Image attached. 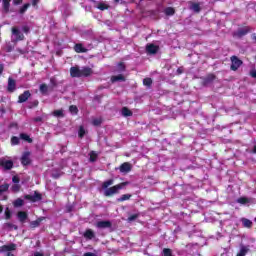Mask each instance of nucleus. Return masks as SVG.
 <instances>
[{
    "label": "nucleus",
    "mask_w": 256,
    "mask_h": 256,
    "mask_svg": "<svg viewBox=\"0 0 256 256\" xmlns=\"http://www.w3.org/2000/svg\"><path fill=\"white\" fill-rule=\"evenodd\" d=\"M24 201L21 198L16 199L13 202L14 207H23Z\"/></svg>",
    "instance_id": "23"
},
{
    "label": "nucleus",
    "mask_w": 256,
    "mask_h": 256,
    "mask_svg": "<svg viewBox=\"0 0 256 256\" xmlns=\"http://www.w3.org/2000/svg\"><path fill=\"white\" fill-rule=\"evenodd\" d=\"M25 199L31 201L32 203H35L37 201H41V194L35 192L34 195H25Z\"/></svg>",
    "instance_id": "6"
},
{
    "label": "nucleus",
    "mask_w": 256,
    "mask_h": 256,
    "mask_svg": "<svg viewBox=\"0 0 256 256\" xmlns=\"http://www.w3.org/2000/svg\"><path fill=\"white\" fill-rule=\"evenodd\" d=\"M30 5H31V4H29V3L24 4V5L20 8L19 13H20L21 15H23V13H25V12L27 11V9H29Z\"/></svg>",
    "instance_id": "25"
},
{
    "label": "nucleus",
    "mask_w": 256,
    "mask_h": 256,
    "mask_svg": "<svg viewBox=\"0 0 256 256\" xmlns=\"http://www.w3.org/2000/svg\"><path fill=\"white\" fill-rule=\"evenodd\" d=\"M3 73V65L0 64V75Z\"/></svg>",
    "instance_id": "52"
},
{
    "label": "nucleus",
    "mask_w": 256,
    "mask_h": 256,
    "mask_svg": "<svg viewBox=\"0 0 256 256\" xmlns=\"http://www.w3.org/2000/svg\"><path fill=\"white\" fill-rule=\"evenodd\" d=\"M112 83H115L117 81H125V77L123 75L113 76L111 78Z\"/></svg>",
    "instance_id": "21"
},
{
    "label": "nucleus",
    "mask_w": 256,
    "mask_h": 256,
    "mask_svg": "<svg viewBox=\"0 0 256 256\" xmlns=\"http://www.w3.org/2000/svg\"><path fill=\"white\" fill-rule=\"evenodd\" d=\"M191 9L192 11H195V13H199V11H201V7L197 3L192 4Z\"/></svg>",
    "instance_id": "26"
},
{
    "label": "nucleus",
    "mask_w": 256,
    "mask_h": 256,
    "mask_svg": "<svg viewBox=\"0 0 256 256\" xmlns=\"http://www.w3.org/2000/svg\"><path fill=\"white\" fill-rule=\"evenodd\" d=\"M8 91H10V93H13V91H15V80L11 78L8 79Z\"/></svg>",
    "instance_id": "15"
},
{
    "label": "nucleus",
    "mask_w": 256,
    "mask_h": 256,
    "mask_svg": "<svg viewBox=\"0 0 256 256\" xmlns=\"http://www.w3.org/2000/svg\"><path fill=\"white\" fill-rule=\"evenodd\" d=\"M7 189H9V185L7 184H3L0 186V193H5V191H7Z\"/></svg>",
    "instance_id": "40"
},
{
    "label": "nucleus",
    "mask_w": 256,
    "mask_h": 256,
    "mask_svg": "<svg viewBox=\"0 0 256 256\" xmlns=\"http://www.w3.org/2000/svg\"><path fill=\"white\" fill-rule=\"evenodd\" d=\"M31 153L24 152L21 158L22 165H29L31 163V159L29 158Z\"/></svg>",
    "instance_id": "9"
},
{
    "label": "nucleus",
    "mask_w": 256,
    "mask_h": 256,
    "mask_svg": "<svg viewBox=\"0 0 256 256\" xmlns=\"http://www.w3.org/2000/svg\"><path fill=\"white\" fill-rule=\"evenodd\" d=\"M102 119L101 118H95L93 121H92V123H93V125H95V126H99L101 123H102Z\"/></svg>",
    "instance_id": "39"
},
{
    "label": "nucleus",
    "mask_w": 256,
    "mask_h": 256,
    "mask_svg": "<svg viewBox=\"0 0 256 256\" xmlns=\"http://www.w3.org/2000/svg\"><path fill=\"white\" fill-rule=\"evenodd\" d=\"M53 115L54 117H63V110H55Z\"/></svg>",
    "instance_id": "37"
},
{
    "label": "nucleus",
    "mask_w": 256,
    "mask_h": 256,
    "mask_svg": "<svg viewBox=\"0 0 256 256\" xmlns=\"http://www.w3.org/2000/svg\"><path fill=\"white\" fill-rule=\"evenodd\" d=\"M53 177H55V179H57V177H59V175H55V174H53Z\"/></svg>",
    "instance_id": "55"
},
{
    "label": "nucleus",
    "mask_w": 256,
    "mask_h": 256,
    "mask_svg": "<svg viewBox=\"0 0 256 256\" xmlns=\"http://www.w3.org/2000/svg\"><path fill=\"white\" fill-rule=\"evenodd\" d=\"M209 79H210V81H213V79H215V76L210 75V76H209Z\"/></svg>",
    "instance_id": "53"
},
{
    "label": "nucleus",
    "mask_w": 256,
    "mask_h": 256,
    "mask_svg": "<svg viewBox=\"0 0 256 256\" xmlns=\"http://www.w3.org/2000/svg\"><path fill=\"white\" fill-rule=\"evenodd\" d=\"M71 77H81V69L79 67H72L70 69Z\"/></svg>",
    "instance_id": "11"
},
{
    "label": "nucleus",
    "mask_w": 256,
    "mask_h": 256,
    "mask_svg": "<svg viewBox=\"0 0 256 256\" xmlns=\"http://www.w3.org/2000/svg\"><path fill=\"white\" fill-rule=\"evenodd\" d=\"M21 139H23L24 141H27L28 143H31L33 140L29 137V135L27 134H21L20 135Z\"/></svg>",
    "instance_id": "29"
},
{
    "label": "nucleus",
    "mask_w": 256,
    "mask_h": 256,
    "mask_svg": "<svg viewBox=\"0 0 256 256\" xmlns=\"http://www.w3.org/2000/svg\"><path fill=\"white\" fill-rule=\"evenodd\" d=\"M0 213H3V206H0Z\"/></svg>",
    "instance_id": "54"
},
{
    "label": "nucleus",
    "mask_w": 256,
    "mask_h": 256,
    "mask_svg": "<svg viewBox=\"0 0 256 256\" xmlns=\"http://www.w3.org/2000/svg\"><path fill=\"white\" fill-rule=\"evenodd\" d=\"M17 217L20 223H25L27 221V212L19 211Z\"/></svg>",
    "instance_id": "14"
},
{
    "label": "nucleus",
    "mask_w": 256,
    "mask_h": 256,
    "mask_svg": "<svg viewBox=\"0 0 256 256\" xmlns=\"http://www.w3.org/2000/svg\"><path fill=\"white\" fill-rule=\"evenodd\" d=\"M47 90H48V88H47V85L46 84H41L40 85V91H41V93H47Z\"/></svg>",
    "instance_id": "41"
},
{
    "label": "nucleus",
    "mask_w": 256,
    "mask_h": 256,
    "mask_svg": "<svg viewBox=\"0 0 256 256\" xmlns=\"http://www.w3.org/2000/svg\"><path fill=\"white\" fill-rule=\"evenodd\" d=\"M255 222H256V217H255Z\"/></svg>",
    "instance_id": "58"
},
{
    "label": "nucleus",
    "mask_w": 256,
    "mask_h": 256,
    "mask_svg": "<svg viewBox=\"0 0 256 256\" xmlns=\"http://www.w3.org/2000/svg\"><path fill=\"white\" fill-rule=\"evenodd\" d=\"M34 256H43V254H41L40 252H35Z\"/></svg>",
    "instance_id": "51"
},
{
    "label": "nucleus",
    "mask_w": 256,
    "mask_h": 256,
    "mask_svg": "<svg viewBox=\"0 0 256 256\" xmlns=\"http://www.w3.org/2000/svg\"><path fill=\"white\" fill-rule=\"evenodd\" d=\"M254 153H256V146H254V150H253Z\"/></svg>",
    "instance_id": "57"
},
{
    "label": "nucleus",
    "mask_w": 256,
    "mask_h": 256,
    "mask_svg": "<svg viewBox=\"0 0 256 256\" xmlns=\"http://www.w3.org/2000/svg\"><path fill=\"white\" fill-rule=\"evenodd\" d=\"M120 173H129L131 171L132 166L129 162H125L120 166Z\"/></svg>",
    "instance_id": "8"
},
{
    "label": "nucleus",
    "mask_w": 256,
    "mask_h": 256,
    "mask_svg": "<svg viewBox=\"0 0 256 256\" xmlns=\"http://www.w3.org/2000/svg\"><path fill=\"white\" fill-rule=\"evenodd\" d=\"M12 189H13V191H19V185H14L13 187H12Z\"/></svg>",
    "instance_id": "48"
},
{
    "label": "nucleus",
    "mask_w": 256,
    "mask_h": 256,
    "mask_svg": "<svg viewBox=\"0 0 256 256\" xmlns=\"http://www.w3.org/2000/svg\"><path fill=\"white\" fill-rule=\"evenodd\" d=\"M89 75H93V70L89 67H84L81 69V77H89Z\"/></svg>",
    "instance_id": "12"
},
{
    "label": "nucleus",
    "mask_w": 256,
    "mask_h": 256,
    "mask_svg": "<svg viewBox=\"0 0 256 256\" xmlns=\"http://www.w3.org/2000/svg\"><path fill=\"white\" fill-rule=\"evenodd\" d=\"M69 111L70 113H72V115H77V111H78L77 106H73V105L70 106Z\"/></svg>",
    "instance_id": "36"
},
{
    "label": "nucleus",
    "mask_w": 256,
    "mask_h": 256,
    "mask_svg": "<svg viewBox=\"0 0 256 256\" xmlns=\"http://www.w3.org/2000/svg\"><path fill=\"white\" fill-rule=\"evenodd\" d=\"M40 0H32V5L35 7Z\"/></svg>",
    "instance_id": "50"
},
{
    "label": "nucleus",
    "mask_w": 256,
    "mask_h": 256,
    "mask_svg": "<svg viewBox=\"0 0 256 256\" xmlns=\"http://www.w3.org/2000/svg\"><path fill=\"white\" fill-rule=\"evenodd\" d=\"M242 223L244 225V227H251V225H253V222H251V220L249 219H242Z\"/></svg>",
    "instance_id": "28"
},
{
    "label": "nucleus",
    "mask_w": 256,
    "mask_h": 256,
    "mask_svg": "<svg viewBox=\"0 0 256 256\" xmlns=\"http://www.w3.org/2000/svg\"><path fill=\"white\" fill-rule=\"evenodd\" d=\"M23 0H13L14 5H19Z\"/></svg>",
    "instance_id": "47"
},
{
    "label": "nucleus",
    "mask_w": 256,
    "mask_h": 256,
    "mask_svg": "<svg viewBox=\"0 0 256 256\" xmlns=\"http://www.w3.org/2000/svg\"><path fill=\"white\" fill-rule=\"evenodd\" d=\"M247 255V249L245 247H242L240 249V252L237 254V256H245Z\"/></svg>",
    "instance_id": "38"
},
{
    "label": "nucleus",
    "mask_w": 256,
    "mask_h": 256,
    "mask_svg": "<svg viewBox=\"0 0 256 256\" xmlns=\"http://www.w3.org/2000/svg\"><path fill=\"white\" fill-rule=\"evenodd\" d=\"M253 39H255V41H256V34H253Z\"/></svg>",
    "instance_id": "56"
},
{
    "label": "nucleus",
    "mask_w": 256,
    "mask_h": 256,
    "mask_svg": "<svg viewBox=\"0 0 256 256\" xmlns=\"http://www.w3.org/2000/svg\"><path fill=\"white\" fill-rule=\"evenodd\" d=\"M83 256H95V253L87 252Z\"/></svg>",
    "instance_id": "49"
},
{
    "label": "nucleus",
    "mask_w": 256,
    "mask_h": 256,
    "mask_svg": "<svg viewBox=\"0 0 256 256\" xmlns=\"http://www.w3.org/2000/svg\"><path fill=\"white\" fill-rule=\"evenodd\" d=\"M238 203H241V205H247V203H249V199L248 198H239Z\"/></svg>",
    "instance_id": "34"
},
{
    "label": "nucleus",
    "mask_w": 256,
    "mask_h": 256,
    "mask_svg": "<svg viewBox=\"0 0 256 256\" xmlns=\"http://www.w3.org/2000/svg\"><path fill=\"white\" fill-rule=\"evenodd\" d=\"M22 30H23L24 33H29V27H27V26H24L22 28Z\"/></svg>",
    "instance_id": "46"
},
{
    "label": "nucleus",
    "mask_w": 256,
    "mask_h": 256,
    "mask_svg": "<svg viewBox=\"0 0 256 256\" xmlns=\"http://www.w3.org/2000/svg\"><path fill=\"white\" fill-rule=\"evenodd\" d=\"M23 39H25V36L23 35V33H21L19 28L13 27L12 28V41H14V42L23 41Z\"/></svg>",
    "instance_id": "3"
},
{
    "label": "nucleus",
    "mask_w": 256,
    "mask_h": 256,
    "mask_svg": "<svg viewBox=\"0 0 256 256\" xmlns=\"http://www.w3.org/2000/svg\"><path fill=\"white\" fill-rule=\"evenodd\" d=\"M138 217H139V215H137V214L131 215V216L128 218V221H129V222L135 221V219H137Z\"/></svg>",
    "instance_id": "42"
},
{
    "label": "nucleus",
    "mask_w": 256,
    "mask_h": 256,
    "mask_svg": "<svg viewBox=\"0 0 256 256\" xmlns=\"http://www.w3.org/2000/svg\"><path fill=\"white\" fill-rule=\"evenodd\" d=\"M165 15H174L175 14V9L168 7L164 10Z\"/></svg>",
    "instance_id": "27"
},
{
    "label": "nucleus",
    "mask_w": 256,
    "mask_h": 256,
    "mask_svg": "<svg viewBox=\"0 0 256 256\" xmlns=\"http://www.w3.org/2000/svg\"><path fill=\"white\" fill-rule=\"evenodd\" d=\"M96 227L98 229H109V227H111V222L110 221H99L96 223Z\"/></svg>",
    "instance_id": "7"
},
{
    "label": "nucleus",
    "mask_w": 256,
    "mask_h": 256,
    "mask_svg": "<svg viewBox=\"0 0 256 256\" xmlns=\"http://www.w3.org/2000/svg\"><path fill=\"white\" fill-rule=\"evenodd\" d=\"M125 65L123 63L118 64V71H124Z\"/></svg>",
    "instance_id": "43"
},
{
    "label": "nucleus",
    "mask_w": 256,
    "mask_h": 256,
    "mask_svg": "<svg viewBox=\"0 0 256 256\" xmlns=\"http://www.w3.org/2000/svg\"><path fill=\"white\" fill-rule=\"evenodd\" d=\"M143 83L146 87H149L151 85V83H153V80H151V78H145L143 80Z\"/></svg>",
    "instance_id": "35"
},
{
    "label": "nucleus",
    "mask_w": 256,
    "mask_h": 256,
    "mask_svg": "<svg viewBox=\"0 0 256 256\" xmlns=\"http://www.w3.org/2000/svg\"><path fill=\"white\" fill-rule=\"evenodd\" d=\"M12 181H13V183H19V177H17V176H14L13 178H12Z\"/></svg>",
    "instance_id": "45"
},
{
    "label": "nucleus",
    "mask_w": 256,
    "mask_h": 256,
    "mask_svg": "<svg viewBox=\"0 0 256 256\" xmlns=\"http://www.w3.org/2000/svg\"><path fill=\"white\" fill-rule=\"evenodd\" d=\"M113 183H114L113 179L103 182L102 188L105 189L104 195L106 197H111L113 195H117V193H119V191H121V189H123V187H125V183H120L118 185L111 187V185H113ZM108 187H110V188H108Z\"/></svg>",
    "instance_id": "1"
},
{
    "label": "nucleus",
    "mask_w": 256,
    "mask_h": 256,
    "mask_svg": "<svg viewBox=\"0 0 256 256\" xmlns=\"http://www.w3.org/2000/svg\"><path fill=\"white\" fill-rule=\"evenodd\" d=\"M89 155H90V161L92 162L97 161V154L95 151L90 152Z\"/></svg>",
    "instance_id": "31"
},
{
    "label": "nucleus",
    "mask_w": 256,
    "mask_h": 256,
    "mask_svg": "<svg viewBox=\"0 0 256 256\" xmlns=\"http://www.w3.org/2000/svg\"><path fill=\"white\" fill-rule=\"evenodd\" d=\"M231 62H232V65H231L232 71H237L243 63L239 58H237V56H232Z\"/></svg>",
    "instance_id": "4"
},
{
    "label": "nucleus",
    "mask_w": 256,
    "mask_h": 256,
    "mask_svg": "<svg viewBox=\"0 0 256 256\" xmlns=\"http://www.w3.org/2000/svg\"><path fill=\"white\" fill-rule=\"evenodd\" d=\"M43 221V218H39V219H37V220H35V221H32L31 223H30V226L31 227H39V225H40V223Z\"/></svg>",
    "instance_id": "24"
},
{
    "label": "nucleus",
    "mask_w": 256,
    "mask_h": 256,
    "mask_svg": "<svg viewBox=\"0 0 256 256\" xmlns=\"http://www.w3.org/2000/svg\"><path fill=\"white\" fill-rule=\"evenodd\" d=\"M122 115L123 117H131L133 115V112L129 110L127 107L122 108Z\"/></svg>",
    "instance_id": "19"
},
{
    "label": "nucleus",
    "mask_w": 256,
    "mask_h": 256,
    "mask_svg": "<svg viewBox=\"0 0 256 256\" xmlns=\"http://www.w3.org/2000/svg\"><path fill=\"white\" fill-rule=\"evenodd\" d=\"M146 51H147V53H150L151 55H154V53H157V51H159V47H157L153 44H148L146 46Z\"/></svg>",
    "instance_id": "10"
},
{
    "label": "nucleus",
    "mask_w": 256,
    "mask_h": 256,
    "mask_svg": "<svg viewBox=\"0 0 256 256\" xmlns=\"http://www.w3.org/2000/svg\"><path fill=\"white\" fill-rule=\"evenodd\" d=\"M0 165L4 169H11L13 167V161L8 160L6 158H2V159H0Z\"/></svg>",
    "instance_id": "5"
},
{
    "label": "nucleus",
    "mask_w": 256,
    "mask_h": 256,
    "mask_svg": "<svg viewBox=\"0 0 256 256\" xmlns=\"http://www.w3.org/2000/svg\"><path fill=\"white\" fill-rule=\"evenodd\" d=\"M97 9H100V11H105V9H109V5L106 3L100 2L97 5Z\"/></svg>",
    "instance_id": "22"
},
{
    "label": "nucleus",
    "mask_w": 256,
    "mask_h": 256,
    "mask_svg": "<svg viewBox=\"0 0 256 256\" xmlns=\"http://www.w3.org/2000/svg\"><path fill=\"white\" fill-rule=\"evenodd\" d=\"M11 145H19V138L17 136L11 138Z\"/></svg>",
    "instance_id": "33"
},
{
    "label": "nucleus",
    "mask_w": 256,
    "mask_h": 256,
    "mask_svg": "<svg viewBox=\"0 0 256 256\" xmlns=\"http://www.w3.org/2000/svg\"><path fill=\"white\" fill-rule=\"evenodd\" d=\"M74 51H76V53H85L87 49H85L82 44H76L74 47Z\"/></svg>",
    "instance_id": "16"
},
{
    "label": "nucleus",
    "mask_w": 256,
    "mask_h": 256,
    "mask_svg": "<svg viewBox=\"0 0 256 256\" xmlns=\"http://www.w3.org/2000/svg\"><path fill=\"white\" fill-rule=\"evenodd\" d=\"M84 237L86 239H93V237H95V233L93 232V230L88 229L86 230V232L84 233Z\"/></svg>",
    "instance_id": "17"
},
{
    "label": "nucleus",
    "mask_w": 256,
    "mask_h": 256,
    "mask_svg": "<svg viewBox=\"0 0 256 256\" xmlns=\"http://www.w3.org/2000/svg\"><path fill=\"white\" fill-rule=\"evenodd\" d=\"M249 31H250L249 27L241 28L240 30H238V36L243 37V35H247Z\"/></svg>",
    "instance_id": "18"
},
{
    "label": "nucleus",
    "mask_w": 256,
    "mask_h": 256,
    "mask_svg": "<svg viewBox=\"0 0 256 256\" xmlns=\"http://www.w3.org/2000/svg\"><path fill=\"white\" fill-rule=\"evenodd\" d=\"M5 215H6V219H10L11 218V212L9 211V209H6Z\"/></svg>",
    "instance_id": "44"
},
{
    "label": "nucleus",
    "mask_w": 256,
    "mask_h": 256,
    "mask_svg": "<svg viewBox=\"0 0 256 256\" xmlns=\"http://www.w3.org/2000/svg\"><path fill=\"white\" fill-rule=\"evenodd\" d=\"M29 97H31V92L25 91L23 94L19 96V103H25V101H27Z\"/></svg>",
    "instance_id": "13"
},
{
    "label": "nucleus",
    "mask_w": 256,
    "mask_h": 256,
    "mask_svg": "<svg viewBox=\"0 0 256 256\" xmlns=\"http://www.w3.org/2000/svg\"><path fill=\"white\" fill-rule=\"evenodd\" d=\"M11 0H3V9L7 13L9 12Z\"/></svg>",
    "instance_id": "20"
},
{
    "label": "nucleus",
    "mask_w": 256,
    "mask_h": 256,
    "mask_svg": "<svg viewBox=\"0 0 256 256\" xmlns=\"http://www.w3.org/2000/svg\"><path fill=\"white\" fill-rule=\"evenodd\" d=\"M129 199H131V195H129V194H124V195H122V197H120V198L118 199V201H129Z\"/></svg>",
    "instance_id": "30"
},
{
    "label": "nucleus",
    "mask_w": 256,
    "mask_h": 256,
    "mask_svg": "<svg viewBox=\"0 0 256 256\" xmlns=\"http://www.w3.org/2000/svg\"><path fill=\"white\" fill-rule=\"evenodd\" d=\"M85 128H83V126H80L79 128V132H78V135L80 138H83L85 136Z\"/></svg>",
    "instance_id": "32"
},
{
    "label": "nucleus",
    "mask_w": 256,
    "mask_h": 256,
    "mask_svg": "<svg viewBox=\"0 0 256 256\" xmlns=\"http://www.w3.org/2000/svg\"><path fill=\"white\" fill-rule=\"evenodd\" d=\"M17 249L16 244H8L0 247V253H8L7 256H15V254L11 253V251H15Z\"/></svg>",
    "instance_id": "2"
}]
</instances>
